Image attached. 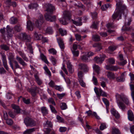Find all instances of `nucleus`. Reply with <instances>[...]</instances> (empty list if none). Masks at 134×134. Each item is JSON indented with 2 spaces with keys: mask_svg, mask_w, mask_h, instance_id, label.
Returning a JSON list of instances; mask_svg holds the SVG:
<instances>
[{
  "mask_svg": "<svg viewBox=\"0 0 134 134\" xmlns=\"http://www.w3.org/2000/svg\"><path fill=\"white\" fill-rule=\"evenodd\" d=\"M116 5V8L112 15V18L115 19L119 17L118 20H119L121 19V14L124 15L125 13H127V10L126 6L123 4L122 2V1L117 2Z\"/></svg>",
  "mask_w": 134,
  "mask_h": 134,
  "instance_id": "f257e3e1",
  "label": "nucleus"
},
{
  "mask_svg": "<svg viewBox=\"0 0 134 134\" xmlns=\"http://www.w3.org/2000/svg\"><path fill=\"white\" fill-rule=\"evenodd\" d=\"M44 6L46 8V11L47 12L45 15L46 20L51 22L55 21L56 19V16H52L51 14L55 10L54 7L52 4H45Z\"/></svg>",
  "mask_w": 134,
  "mask_h": 134,
  "instance_id": "f03ea898",
  "label": "nucleus"
},
{
  "mask_svg": "<svg viewBox=\"0 0 134 134\" xmlns=\"http://www.w3.org/2000/svg\"><path fill=\"white\" fill-rule=\"evenodd\" d=\"M126 97L123 93L119 94L118 93H116L115 94V97L118 105L119 108L123 111L125 110L126 108V107L122 101Z\"/></svg>",
  "mask_w": 134,
  "mask_h": 134,
  "instance_id": "7ed1b4c3",
  "label": "nucleus"
},
{
  "mask_svg": "<svg viewBox=\"0 0 134 134\" xmlns=\"http://www.w3.org/2000/svg\"><path fill=\"white\" fill-rule=\"evenodd\" d=\"M20 37L21 38L26 42V44L27 46V48L29 49L30 52L33 53L32 47L30 44L28 43V42L30 41L31 38L29 36L27 35L25 33H21L20 34Z\"/></svg>",
  "mask_w": 134,
  "mask_h": 134,
  "instance_id": "20e7f679",
  "label": "nucleus"
},
{
  "mask_svg": "<svg viewBox=\"0 0 134 134\" xmlns=\"http://www.w3.org/2000/svg\"><path fill=\"white\" fill-rule=\"evenodd\" d=\"M64 18L62 19H59L60 23L63 25H66L67 24L66 21L70 19L71 17V13L69 11H65L63 13Z\"/></svg>",
  "mask_w": 134,
  "mask_h": 134,
  "instance_id": "39448f33",
  "label": "nucleus"
},
{
  "mask_svg": "<svg viewBox=\"0 0 134 134\" xmlns=\"http://www.w3.org/2000/svg\"><path fill=\"white\" fill-rule=\"evenodd\" d=\"M125 18L124 25L123 26L121 29L122 31H128L130 30V28L129 27V25H130L132 21L131 18H126V16H125Z\"/></svg>",
  "mask_w": 134,
  "mask_h": 134,
  "instance_id": "423d86ee",
  "label": "nucleus"
},
{
  "mask_svg": "<svg viewBox=\"0 0 134 134\" xmlns=\"http://www.w3.org/2000/svg\"><path fill=\"white\" fill-rule=\"evenodd\" d=\"M44 22L43 16L42 14L38 15V18L35 22V25L37 27L40 28Z\"/></svg>",
  "mask_w": 134,
  "mask_h": 134,
  "instance_id": "0eeeda50",
  "label": "nucleus"
},
{
  "mask_svg": "<svg viewBox=\"0 0 134 134\" xmlns=\"http://www.w3.org/2000/svg\"><path fill=\"white\" fill-rule=\"evenodd\" d=\"M24 122L27 126H33L35 125V121L28 117L25 118L24 120Z\"/></svg>",
  "mask_w": 134,
  "mask_h": 134,
  "instance_id": "6e6552de",
  "label": "nucleus"
},
{
  "mask_svg": "<svg viewBox=\"0 0 134 134\" xmlns=\"http://www.w3.org/2000/svg\"><path fill=\"white\" fill-rule=\"evenodd\" d=\"M94 90L96 95L98 96H99L100 95L103 96H107L106 93L104 92L103 91L101 88H99L95 87L94 88Z\"/></svg>",
  "mask_w": 134,
  "mask_h": 134,
  "instance_id": "1a4fd4ad",
  "label": "nucleus"
},
{
  "mask_svg": "<svg viewBox=\"0 0 134 134\" xmlns=\"http://www.w3.org/2000/svg\"><path fill=\"white\" fill-rule=\"evenodd\" d=\"M106 57V56L104 54H103L100 57H95L94 60V61L98 64H101L102 63L104 60V59Z\"/></svg>",
  "mask_w": 134,
  "mask_h": 134,
  "instance_id": "9d476101",
  "label": "nucleus"
},
{
  "mask_svg": "<svg viewBox=\"0 0 134 134\" xmlns=\"http://www.w3.org/2000/svg\"><path fill=\"white\" fill-rule=\"evenodd\" d=\"M79 70H81L84 72H88L89 70V68L86 64H81L79 65Z\"/></svg>",
  "mask_w": 134,
  "mask_h": 134,
  "instance_id": "9b49d317",
  "label": "nucleus"
},
{
  "mask_svg": "<svg viewBox=\"0 0 134 134\" xmlns=\"http://www.w3.org/2000/svg\"><path fill=\"white\" fill-rule=\"evenodd\" d=\"M0 53L2 55V60L3 62V65L5 69L8 70V67L7 65V62L5 55L4 54H2L0 52Z\"/></svg>",
  "mask_w": 134,
  "mask_h": 134,
  "instance_id": "f8f14e48",
  "label": "nucleus"
},
{
  "mask_svg": "<svg viewBox=\"0 0 134 134\" xmlns=\"http://www.w3.org/2000/svg\"><path fill=\"white\" fill-rule=\"evenodd\" d=\"M34 74V77L36 79V81L38 85H40L42 83V80L40 79L37 75L38 74V72L36 71V72H33Z\"/></svg>",
  "mask_w": 134,
  "mask_h": 134,
  "instance_id": "ddd939ff",
  "label": "nucleus"
},
{
  "mask_svg": "<svg viewBox=\"0 0 134 134\" xmlns=\"http://www.w3.org/2000/svg\"><path fill=\"white\" fill-rule=\"evenodd\" d=\"M105 68L107 70L111 71H117L119 69L117 66H113L110 65H107L105 66Z\"/></svg>",
  "mask_w": 134,
  "mask_h": 134,
  "instance_id": "4468645a",
  "label": "nucleus"
},
{
  "mask_svg": "<svg viewBox=\"0 0 134 134\" xmlns=\"http://www.w3.org/2000/svg\"><path fill=\"white\" fill-rule=\"evenodd\" d=\"M57 40L60 48L62 50H63L64 48V45L63 41L61 38H57Z\"/></svg>",
  "mask_w": 134,
  "mask_h": 134,
  "instance_id": "2eb2a0df",
  "label": "nucleus"
},
{
  "mask_svg": "<svg viewBox=\"0 0 134 134\" xmlns=\"http://www.w3.org/2000/svg\"><path fill=\"white\" fill-rule=\"evenodd\" d=\"M37 88V87H35L34 88H30L28 89L27 91L31 93L32 96L34 97L36 95V90Z\"/></svg>",
  "mask_w": 134,
  "mask_h": 134,
  "instance_id": "dca6fc26",
  "label": "nucleus"
},
{
  "mask_svg": "<svg viewBox=\"0 0 134 134\" xmlns=\"http://www.w3.org/2000/svg\"><path fill=\"white\" fill-rule=\"evenodd\" d=\"M52 125L51 122L47 121L46 122V123L44 125V131H46L47 130H51L49 128H48L47 127H52Z\"/></svg>",
  "mask_w": 134,
  "mask_h": 134,
  "instance_id": "f3484780",
  "label": "nucleus"
},
{
  "mask_svg": "<svg viewBox=\"0 0 134 134\" xmlns=\"http://www.w3.org/2000/svg\"><path fill=\"white\" fill-rule=\"evenodd\" d=\"M85 114H87L88 116L93 115L96 117V118L98 119H100V117L98 116L97 113L95 112H92L91 110H89L86 111L85 112Z\"/></svg>",
  "mask_w": 134,
  "mask_h": 134,
  "instance_id": "a211bd4d",
  "label": "nucleus"
},
{
  "mask_svg": "<svg viewBox=\"0 0 134 134\" xmlns=\"http://www.w3.org/2000/svg\"><path fill=\"white\" fill-rule=\"evenodd\" d=\"M81 19L80 18H76L75 20H72V21L74 24L77 26H81L82 25Z\"/></svg>",
  "mask_w": 134,
  "mask_h": 134,
  "instance_id": "6ab92c4d",
  "label": "nucleus"
},
{
  "mask_svg": "<svg viewBox=\"0 0 134 134\" xmlns=\"http://www.w3.org/2000/svg\"><path fill=\"white\" fill-rule=\"evenodd\" d=\"M6 29L7 32L8 37H12L13 34V32L12 29L8 25L7 26Z\"/></svg>",
  "mask_w": 134,
  "mask_h": 134,
  "instance_id": "aec40b11",
  "label": "nucleus"
},
{
  "mask_svg": "<svg viewBox=\"0 0 134 134\" xmlns=\"http://www.w3.org/2000/svg\"><path fill=\"white\" fill-rule=\"evenodd\" d=\"M34 25L31 22L29 21L27 22V29L30 31L33 30Z\"/></svg>",
  "mask_w": 134,
  "mask_h": 134,
  "instance_id": "412c9836",
  "label": "nucleus"
},
{
  "mask_svg": "<svg viewBox=\"0 0 134 134\" xmlns=\"http://www.w3.org/2000/svg\"><path fill=\"white\" fill-rule=\"evenodd\" d=\"M128 119L129 120L132 121L134 119L133 113L131 110H130L128 111Z\"/></svg>",
  "mask_w": 134,
  "mask_h": 134,
  "instance_id": "4be33fe9",
  "label": "nucleus"
},
{
  "mask_svg": "<svg viewBox=\"0 0 134 134\" xmlns=\"http://www.w3.org/2000/svg\"><path fill=\"white\" fill-rule=\"evenodd\" d=\"M111 113L116 118H118L120 117V115L118 112L116 111L114 109H112L111 110Z\"/></svg>",
  "mask_w": 134,
  "mask_h": 134,
  "instance_id": "5701e85b",
  "label": "nucleus"
},
{
  "mask_svg": "<svg viewBox=\"0 0 134 134\" xmlns=\"http://www.w3.org/2000/svg\"><path fill=\"white\" fill-rule=\"evenodd\" d=\"M107 76L110 79H114L116 77V76L114 73L110 71L108 72Z\"/></svg>",
  "mask_w": 134,
  "mask_h": 134,
  "instance_id": "b1692460",
  "label": "nucleus"
},
{
  "mask_svg": "<svg viewBox=\"0 0 134 134\" xmlns=\"http://www.w3.org/2000/svg\"><path fill=\"white\" fill-rule=\"evenodd\" d=\"M125 72L122 73L120 77L117 78V80L119 82H122L124 81L125 80Z\"/></svg>",
  "mask_w": 134,
  "mask_h": 134,
  "instance_id": "393cba45",
  "label": "nucleus"
},
{
  "mask_svg": "<svg viewBox=\"0 0 134 134\" xmlns=\"http://www.w3.org/2000/svg\"><path fill=\"white\" fill-rule=\"evenodd\" d=\"M93 47H96V51H99L102 48L101 45L98 43L94 44L93 45Z\"/></svg>",
  "mask_w": 134,
  "mask_h": 134,
  "instance_id": "a878e982",
  "label": "nucleus"
},
{
  "mask_svg": "<svg viewBox=\"0 0 134 134\" xmlns=\"http://www.w3.org/2000/svg\"><path fill=\"white\" fill-rule=\"evenodd\" d=\"M16 59L23 66L26 65V64L24 62L21 58L19 57L18 56H16Z\"/></svg>",
  "mask_w": 134,
  "mask_h": 134,
  "instance_id": "bb28decb",
  "label": "nucleus"
},
{
  "mask_svg": "<svg viewBox=\"0 0 134 134\" xmlns=\"http://www.w3.org/2000/svg\"><path fill=\"white\" fill-rule=\"evenodd\" d=\"M16 59L23 66L26 65V64L24 62L21 58L19 57L18 56H16Z\"/></svg>",
  "mask_w": 134,
  "mask_h": 134,
  "instance_id": "cd10ccee",
  "label": "nucleus"
},
{
  "mask_svg": "<svg viewBox=\"0 0 134 134\" xmlns=\"http://www.w3.org/2000/svg\"><path fill=\"white\" fill-rule=\"evenodd\" d=\"M16 59L23 66L26 65V64L24 62L21 58L19 57L18 56H16Z\"/></svg>",
  "mask_w": 134,
  "mask_h": 134,
  "instance_id": "c85d7f7f",
  "label": "nucleus"
},
{
  "mask_svg": "<svg viewBox=\"0 0 134 134\" xmlns=\"http://www.w3.org/2000/svg\"><path fill=\"white\" fill-rule=\"evenodd\" d=\"M67 65L69 71L70 73H72L73 72V70H72V66L71 64L68 61L67 63Z\"/></svg>",
  "mask_w": 134,
  "mask_h": 134,
  "instance_id": "c756f323",
  "label": "nucleus"
},
{
  "mask_svg": "<svg viewBox=\"0 0 134 134\" xmlns=\"http://www.w3.org/2000/svg\"><path fill=\"white\" fill-rule=\"evenodd\" d=\"M130 87L131 91V96L134 103V85L131 84L130 85Z\"/></svg>",
  "mask_w": 134,
  "mask_h": 134,
  "instance_id": "7c9ffc66",
  "label": "nucleus"
},
{
  "mask_svg": "<svg viewBox=\"0 0 134 134\" xmlns=\"http://www.w3.org/2000/svg\"><path fill=\"white\" fill-rule=\"evenodd\" d=\"M12 107L13 109L15 110L17 113H20V110L18 106L15 104H13Z\"/></svg>",
  "mask_w": 134,
  "mask_h": 134,
  "instance_id": "2f4dec72",
  "label": "nucleus"
},
{
  "mask_svg": "<svg viewBox=\"0 0 134 134\" xmlns=\"http://www.w3.org/2000/svg\"><path fill=\"white\" fill-rule=\"evenodd\" d=\"M93 68L94 70L98 74H99L100 68L98 66L94 64L93 66Z\"/></svg>",
  "mask_w": 134,
  "mask_h": 134,
  "instance_id": "473e14b6",
  "label": "nucleus"
},
{
  "mask_svg": "<svg viewBox=\"0 0 134 134\" xmlns=\"http://www.w3.org/2000/svg\"><path fill=\"white\" fill-rule=\"evenodd\" d=\"M59 30L60 34L62 36H64L67 34V32L66 31L63 29L60 28L59 29Z\"/></svg>",
  "mask_w": 134,
  "mask_h": 134,
  "instance_id": "72a5a7b5",
  "label": "nucleus"
},
{
  "mask_svg": "<svg viewBox=\"0 0 134 134\" xmlns=\"http://www.w3.org/2000/svg\"><path fill=\"white\" fill-rule=\"evenodd\" d=\"M34 37H35V39L36 40H41L42 38V36L39 34L36 33V32L34 33Z\"/></svg>",
  "mask_w": 134,
  "mask_h": 134,
  "instance_id": "f704fd0d",
  "label": "nucleus"
},
{
  "mask_svg": "<svg viewBox=\"0 0 134 134\" xmlns=\"http://www.w3.org/2000/svg\"><path fill=\"white\" fill-rule=\"evenodd\" d=\"M34 37H35V39L36 40H41L42 38V36L39 34L36 33V32L34 33Z\"/></svg>",
  "mask_w": 134,
  "mask_h": 134,
  "instance_id": "c9c22d12",
  "label": "nucleus"
},
{
  "mask_svg": "<svg viewBox=\"0 0 134 134\" xmlns=\"http://www.w3.org/2000/svg\"><path fill=\"white\" fill-rule=\"evenodd\" d=\"M35 130V128L27 129L24 132V134H30Z\"/></svg>",
  "mask_w": 134,
  "mask_h": 134,
  "instance_id": "e433bc0d",
  "label": "nucleus"
},
{
  "mask_svg": "<svg viewBox=\"0 0 134 134\" xmlns=\"http://www.w3.org/2000/svg\"><path fill=\"white\" fill-rule=\"evenodd\" d=\"M115 60L113 58H110L108 59L107 62L109 64H115Z\"/></svg>",
  "mask_w": 134,
  "mask_h": 134,
  "instance_id": "4c0bfd02",
  "label": "nucleus"
},
{
  "mask_svg": "<svg viewBox=\"0 0 134 134\" xmlns=\"http://www.w3.org/2000/svg\"><path fill=\"white\" fill-rule=\"evenodd\" d=\"M40 57L41 59L45 63L47 64L49 63L46 57L43 54L41 53V54Z\"/></svg>",
  "mask_w": 134,
  "mask_h": 134,
  "instance_id": "58836bf2",
  "label": "nucleus"
},
{
  "mask_svg": "<svg viewBox=\"0 0 134 134\" xmlns=\"http://www.w3.org/2000/svg\"><path fill=\"white\" fill-rule=\"evenodd\" d=\"M17 19L14 17H12L10 19V22L12 24H15L17 22Z\"/></svg>",
  "mask_w": 134,
  "mask_h": 134,
  "instance_id": "ea45409f",
  "label": "nucleus"
},
{
  "mask_svg": "<svg viewBox=\"0 0 134 134\" xmlns=\"http://www.w3.org/2000/svg\"><path fill=\"white\" fill-rule=\"evenodd\" d=\"M112 134H120V133L118 129L114 127L112 128Z\"/></svg>",
  "mask_w": 134,
  "mask_h": 134,
  "instance_id": "a19ab883",
  "label": "nucleus"
},
{
  "mask_svg": "<svg viewBox=\"0 0 134 134\" xmlns=\"http://www.w3.org/2000/svg\"><path fill=\"white\" fill-rule=\"evenodd\" d=\"M41 110L43 115H46L48 113L47 110L45 107H42L41 108Z\"/></svg>",
  "mask_w": 134,
  "mask_h": 134,
  "instance_id": "79ce46f5",
  "label": "nucleus"
},
{
  "mask_svg": "<svg viewBox=\"0 0 134 134\" xmlns=\"http://www.w3.org/2000/svg\"><path fill=\"white\" fill-rule=\"evenodd\" d=\"M44 69L45 71L46 74L48 75L49 77L51 76V74L50 71L49 70L47 66H45L44 67Z\"/></svg>",
  "mask_w": 134,
  "mask_h": 134,
  "instance_id": "37998d69",
  "label": "nucleus"
},
{
  "mask_svg": "<svg viewBox=\"0 0 134 134\" xmlns=\"http://www.w3.org/2000/svg\"><path fill=\"white\" fill-rule=\"evenodd\" d=\"M60 107L62 110L66 109L67 108L66 104L65 103H61Z\"/></svg>",
  "mask_w": 134,
  "mask_h": 134,
  "instance_id": "c03bdc74",
  "label": "nucleus"
},
{
  "mask_svg": "<svg viewBox=\"0 0 134 134\" xmlns=\"http://www.w3.org/2000/svg\"><path fill=\"white\" fill-rule=\"evenodd\" d=\"M87 55L86 54V53L83 55H82L81 57V59L83 61L85 62H87L88 60Z\"/></svg>",
  "mask_w": 134,
  "mask_h": 134,
  "instance_id": "a18cd8bd",
  "label": "nucleus"
},
{
  "mask_svg": "<svg viewBox=\"0 0 134 134\" xmlns=\"http://www.w3.org/2000/svg\"><path fill=\"white\" fill-rule=\"evenodd\" d=\"M14 30L17 32H19L22 30V28L19 25H18L14 27Z\"/></svg>",
  "mask_w": 134,
  "mask_h": 134,
  "instance_id": "49530a36",
  "label": "nucleus"
},
{
  "mask_svg": "<svg viewBox=\"0 0 134 134\" xmlns=\"http://www.w3.org/2000/svg\"><path fill=\"white\" fill-rule=\"evenodd\" d=\"M46 32L49 34H52L53 32L52 28L51 27H48L46 30Z\"/></svg>",
  "mask_w": 134,
  "mask_h": 134,
  "instance_id": "de8ad7c7",
  "label": "nucleus"
},
{
  "mask_svg": "<svg viewBox=\"0 0 134 134\" xmlns=\"http://www.w3.org/2000/svg\"><path fill=\"white\" fill-rule=\"evenodd\" d=\"M49 59L53 64L54 65L56 64L57 62V60L56 59L52 56H51L50 57Z\"/></svg>",
  "mask_w": 134,
  "mask_h": 134,
  "instance_id": "09e8293b",
  "label": "nucleus"
},
{
  "mask_svg": "<svg viewBox=\"0 0 134 134\" xmlns=\"http://www.w3.org/2000/svg\"><path fill=\"white\" fill-rule=\"evenodd\" d=\"M79 81L80 84L82 87H86V83L82 79H79Z\"/></svg>",
  "mask_w": 134,
  "mask_h": 134,
  "instance_id": "8fccbe9b",
  "label": "nucleus"
},
{
  "mask_svg": "<svg viewBox=\"0 0 134 134\" xmlns=\"http://www.w3.org/2000/svg\"><path fill=\"white\" fill-rule=\"evenodd\" d=\"M58 121L59 122H64V120L63 118H62L59 115H57L56 117Z\"/></svg>",
  "mask_w": 134,
  "mask_h": 134,
  "instance_id": "3c124183",
  "label": "nucleus"
},
{
  "mask_svg": "<svg viewBox=\"0 0 134 134\" xmlns=\"http://www.w3.org/2000/svg\"><path fill=\"white\" fill-rule=\"evenodd\" d=\"M38 6V5L36 3H32L29 5V8L30 9L36 8Z\"/></svg>",
  "mask_w": 134,
  "mask_h": 134,
  "instance_id": "603ef678",
  "label": "nucleus"
},
{
  "mask_svg": "<svg viewBox=\"0 0 134 134\" xmlns=\"http://www.w3.org/2000/svg\"><path fill=\"white\" fill-rule=\"evenodd\" d=\"M74 5L80 8H83L84 7V6L80 2H77V3H75Z\"/></svg>",
  "mask_w": 134,
  "mask_h": 134,
  "instance_id": "864d4df0",
  "label": "nucleus"
},
{
  "mask_svg": "<svg viewBox=\"0 0 134 134\" xmlns=\"http://www.w3.org/2000/svg\"><path fill=\"white\" fill-rule=\"evenodd\" d=\"M92 38L95 41H99L100 40L99 36L97 35L93 36H92Z\"/></svg>",
  "mask_w": 134,
  "mask_h": 134,
  "instance_id": "5fc2aeb1",
  "label": "nucleus"
},
{
  "mask_svg": "<svg viewBox=\"0 0 134 134\" xmlns=\"http://www.w3.org/2000/svg\"><path fill=\"white\" fill-rule=\"evenodd\" d=\"M48 51L50 53L52 54L53 55L55 54L57 52L56 50L53 48L49 49Z\"/></svg>",
  "mask_w": 134,
  "mask_h": 134,
  "instance_id": "6e6d98bb",
  "label": "nucleus"
},
{
  "mask_svg": "<svg viewBox=\"0 0 134 134\" xmlns=\"http://www.w3.org/2000/svg\"><path fill=\"white\" fill-rule=\"evenodd\" d=\"M123 102L127 105L128 106L130 104V103L127 97H126L125 99L122 101Z\"/></svg>",
  "mask_w": 134,
  "mask_h": 134,
  "instance_id": "4d7b16f0",
  "label": "nucleus"
},
{
  "mask_svg": "<svg viewBox=\"0 0 134 134\" xmlns=\"http://www.w3.org/2000/svg\"><path fill=\"white\" fill-rule=\"evenodd\" d=\"M106 128V125L105 123H102L100 126V130H103Z\"/></svg>",
  "mask_w": 134,
  "mask_h": 134,
  "instance_id": "13d9d810",
  "label": "nucleus"
},
{
  "mask_svg": "<svg viewBox=\"0 0 134 134\" xmlns=\"http://www.w3.org/2000/svg\"><path fill=\"white\" fill-rule=\"evenodd\" d=\"M49 107H50V108L51 109V110L52 112L54 114H56L57 113V111L56 110L54 107H53L51 105H50Z\"/></svg>",
  "mask_w": 134,
  "mask_h": 134,
  "instance_id": "bf43d9fd",
  "label": "nucleus"
},
{
  "mask_svg": "<svg viewBox=\"0 0 134 134\" xmlns=\"http://www.w3.org/2000/svg\"><path fill=\"white\" fill-rule=\"evenodd\" d=\"M1 48L5 51H7L9 49V47L3 44L1 45Z\"/></svg>",
  "mask_w": 134,
  "mask_h": 134,
  "instance_id": "052dcab7",
  "label": "nucleus"
},
{
  "mask_svg": "<svg viewBox=\"0 0 134 134\" xmlns=\"http://www.w3.org/2000/svg\"><path fill=\"white\" fill-rule=\"evenodd\" d=\"M102 100L104 104L106 106V107H108L109 105V102L108 100L105 98H103L102 99Z\"/></svg>",
  "mask_w": 134,
  "mask_h": 134,
  "instance_id": "680f3d73",
  "label": "nucleus"
},
{
  "mask_svg": "<svg viewBox=\"0 0 134 134\" xmlns=\"http://www.w3.org/2000/svg\"><path fill=\"white\" fill-rule=\"evenodd\" d=\"M65 94L64 93L61 94L57 93V95L59 99H61L65 96Z\"/></svg>",
  "mask_w": 134,
  "mask_h": 134,
  "instance_id": "e2e57ef3",
  "label": "nucleus"
},
{
  "mask_svg": "<svg viewBox=\"0 0 134 134\" xmlns=\"http://www.w3.org/2000/svg\"><path fill=\"white\" fill-rule=\"evenodd\" d=\"M72 54L74 55L75 57H77L79 54V52L78 51L72 50Z\"/></svg>",
  "mask_w": 134,
  "mask_h": 134,
  "instance_id": "0e129e2a",
  "label": "nucleus"
},
{
  "mask_svg": "<svg viewBox=\"0 0 134 134\" xmlns=\"http://www.w3.org/2000/svg\"><path fill=\"white\" fill-rule=\"evenodd\" d=\"M20 55L25 60L26 62L28 61V59L26 57L24 54L23 53H20Z\"/></svg>",
  "mask_w": 134,
  "mask_h": 134,
  "instance_id": "69168bd1",
  "label": "nucleus"
},
{
  "mask_svg": "<svg viewBox=\"0 0 134 134\" xmlns=\"http://www.w3.org/2000/svg\"><path fill=\"white\" fill-rule=\"evenodd\" d=\"M92 80L95 85H97L98 82L97 79L94 76H93Z\"/></svg>",
  "mask_w": 134,
  "mask_h": 134,
  "instance_id": "338daca9",
  "label": "nucleus"
},
{
  "mask_svg": "<svg viewBox=\"0 0 134 134\" xmlns=\"http://www.w3.org/2000/svg\"><path fill=\"white\" fill-rule=\"evenodd\" d=\"M48 103L50 104H52L54 105H56L55 103L54 102V100L52 98H49L48 100Z\"/></svg>",
  "mask_w": 134,
  "mask_h": 134,
  "instance_id": "774afa93",
  "label": "nucleus"
}]
</instances>
